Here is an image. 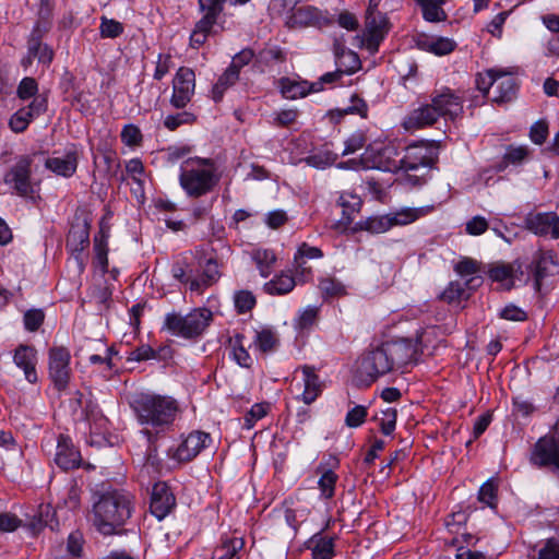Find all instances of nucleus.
<instances>
[{
  "instance_id": "50",
  "label": "nucleus",
  "mask_w": 559,
  "mask_h": 559,
  "mask_svg": "<svg viewBox=\"0 0 559 559\" xmlns=\"http://www.w3.org/2000/svg\"><path fill=\"white\" fill-rule=\"evenodd\" d=\"M226 0H199V7L201 12H203L204 17L212 19L217 21L219 14L224 10V3Z\"/></svg>"
},
{
  "instance_id": "60",
  "label": "nucleus",
  "mask_w": 559,
  "mask_h": 559,
  "mask_svg": "<svg viewBox=\"0 0 559 559\" xmlns=\"http://www.w3.org/2000/svg\"><path fill=\"white\" fill-rule=\"evenodd\" d=\"M37 90H38V86H37V82L35 81V79L24 78L17 86V96L24 100L29 99V98L34 99L35 97L38 96V95H36Z\"/></svg>"
},
{
  "instance_id": "20",
  "label": "nucleus",
  "mask_w": 559,
  "mask_h": 559,
  "mask_svg": "<svg viewBox=\"0 0 559 559\" xmlns=\"http://www.w3.org/2000/svg\"><path fill=\"white\" fill-rule=\"evenodd\" d=\"M439 119L438 111L432 102L420 105L413 109L403 120V127L406 130H417L432 126Z\"/></svg>"
},
{
  "instance_id": "28",
  "label": "nucleus",
  "mask_w": 559,
  "mask_h": 559,
  "mask_svg": "<svg viewBox=\"0 0 559 559\" xmlns=\"http://www.w3.org/2000/svg\"><path fill=\"white\" fill-rule=\"evenodd\" d=\"M221 276L218 271L217 261L209 259L203 266V272L200 278H193L190 282L191 292H202L205 287L213 285Z\"/></svg>"
},
{
  "instance_id": "18",
  "label": "nucleus",
  "mask_w": 559,
  "mask_h": 559,
  "mask_svg": "<svg viewBox=\"0 0 559 559\" xmlns=\"http://www.w3.org/2000/svg\"><path fill=\"white\" fill-rule=\"evenodd\" d=\"M555 267L556 261L551 252L538 251L533 255L528 269L532 274L536 292L542 290L544 281L552 274V270Z\"/></svg>"
},
{
  "instance_id": "17",
  "label": "nucleus",
  "mask_w": 559,
  "mask_h": 559,
  "mask_svg": "<svg viewBox=\"0 0 559 559\" xmlns=\"http://www.w3.org/2000/svg\"><path fill=\"white\" fill-rule=\"evenodd\" d=\"M176 499L165 483H156L152 489L150 510L159 521L175 507Z\"/></svg>"
},
{
  "instance_id": "63",
  "label": "nucleus",
  "mask_w": 559,
  "mask_h": 559,
  "mask_svg": "<svg viewBox=\"0 0 559 559\" xmlns=\"http://www.w3.org/2000/svg\"><path fill=\"white\" fill-rule=\"evenodd\" d=\"M380 429L382 433L389 436L391 435L396 425V409L393 407H389L382 411V416L379 418Z\"/></svg>"
},
{
  "instance_id": "7",
  "label": "nucleus",
  "mask_w": 559,
  "mask_h": 559,
  "mask_svg": "<svg viewBox=\"0 0 559 559\" xmlns=\"http://www.w3.org/2000/svg\"><path fill=\"white\" fill-rule=\"evenodd\" d=\"M71 353L66 346L48 349V376L58 392L67 390L71 374Z\"/></svg>"
},
{
  "instance_id": "53",
  "label": "nucleus",
  "mask_w": 559,
  "mask_h": 559,
  "mask_svg": "<svg viewBox=\"0 0 559 559\" xmlns=\"http://www.w3.org/2000/svg\"><path fill=\"white\" fill-rule=\"evenodd\" d=\"M269 411V404L266 403H257L252 405L250 411L243 417V427L246 429L253 428L254 424L263 418Z\"/></svg>"
},
{
  "instance_id": "35",
  "label": "nucleus",
  "mask_w": 559,
  "mask_h": 559,
  "mask_svg": "<svg viewBox=\"0 0 559 559\" xmlns=\"http://www.w3.org/2000/svg\"><path fill=\"white\" fill-rule=\"evenodd\" d=\"M423 10V16L428 22H441L447 19L442 9L445 0H417Z\"/></svg>"
},
{
  "instance_id": "6",
  "label": "nucleus",
  "mask_w": 559,
  "mask_h": 559,
  "mask_svg": "<svg viewBox=\"0 0 559 559\" xmlns=\"http://www.w3.org/2000/svg\"><path fill=\"white\" fill-rule=\"evenodd\" d=\"M32 163L29 156H21L5 173L3 181L17 195L35 201L38 197L39 185L32 181Z\"/></svg>"
},
{
  "instance_id": "59",
  "label": "nucleus",
  "mask_w": 559,
  "mask_h": 559,
  "mask_svg": "<svg viewBox=\"0 0 559 559\" xmlns=\"http://www.w3.org/2000/svg\"><path fill=\"white\" fill-rule=\"evenodd\" d=\"M99 31L102 37L116 38L123 32V26L120 22L116 20L102 17Z\"/></svg>"
},
{
  "instance_id": "47",
  "label": "nucleus",
  "mask_w": 559,
  "mask_h": 559,
  "mask_svg": "<svg viewBox=\"0 0 559 559\" xmlns=\"http://www.w3.org/2000/svg\"><path fill=\"white\" fill-rule=\"evenodd\" d=\"M338 155L332 151L319 152L305 158L307 165L323 169L336 162Z\"/></svg>"
},
{
  "instance_id": "37",
  "label": "nucleus",
  "mask_w": 559,
  "mask_h": 559,
  "mask_svg": "<svg viewBox=\"0 0 559 559\" xmlns=\"http://www.w3.org/2000/svg\"><path fill=\"white\" fill-rule=\"evenodd\" d=\"M528 154L530 148L526 145H509L499 168L503 169L508 165H521L527 158Z\"/></svg>"
},
{
  "instance_id": "27",
  "label": "nucleus",
  "mask_w": 559,
  "mask_h": 559,
  "mask_svg": "<svg viewBox=\"0 0 559 559\" xmlns=\"http://www.w3.org/2000/svg\"><path fill=\"white\" fill-rule=\"evenodd\" d=\"M337 204L342 207L343 214L340 224L348 226L353 222L354 215L360 211L362 201L357 194L343 192L338 197Z\"/></svg>"
},
{
  "instance_id": "4",
  "label": "nucleus",
  "mask_w": 559,
  "mask_h": 559,
  "mask_svg": "<svg viewBox=\"0 0 559 559\" xmlns=\"http://www.w3.org/2000/svg\"><path fill=\"white\" fill-rule=\"evenodd\" d=\"M219 179L216 164L210 158H190L180 168L179 183L190 198H200L212 192Z\"/></svg>"
},
{
  "instance_id": "3",
  "label": "nucleus",
  "mask_w": 559,
  "mask_h": 559,
  "mask_svg": "<svg viewBox=\"0 0 559 559\" xmlns=\"http://www.w3.org/2000/svg\"><path fill=\"white\" fill-rule=\"evenodd\" d=\"M416 352V344L409 338L388 341L361 357L358 372L366 381L373 382L379 377L411 364Z\"/></svg>"
},
{
  "instance_id": "52",
  "label": "nucleus",
  "mask_w": 559,
  "mask_h": 559,
  "mask_svg": "<svg viewBox=\"0 0 559 559\" xmlns=\"http://www.w3.org/2000/svg\"><path fill=\"white\" fill-rule=\"evenodd\" d=\"M333 539L320 537L312 547V559H331L333 556Z\"/></svg>"
},
{
  "instance_id": "34",
  "label": "nucleus",
  "mask_w": 559,
  "mask_h": 559,
  "mask_svg": "<svg viewBox=\"0 0 559 559\" xmlns=\"http://www.w3.org/2000/svg\"><path fill=\"white\" fill-rule=\"evenodd\" d=\"M217 21L202 16L195 24L194 29L190 36V45L193 48L201 47L212 33L214 25Z\"/></svg>"
},
{
  "instance_id": "44",
  "label": "nucleus",
  "mask_w": 559,
  "mask_h": 559,
  "mask_svg": "<svg viewBox=\"0 0 559 559\" xmlns=\"http://www.w3.org/2000/svg\"><path fill=\"white\" fill-rule=\"evenodd\" d=\"M335 114L337 116L344 117L345 115H359L361 118H367L368 115V105L366 102L360 98L357 94L352 95L350 105L344 109H337L335 111H331V116L333 117Z\"/></svg>"
},
{
  "instance_id": "42",
  "label": "nucleus",
  "mask_w": 559,
  "mask_h": 559,
  "mask_svg": "<svg viewBox=\"0 0 559 559\" xmlns=\"http://www.w3.org/2000/svg\"><path fill=\"white\" fill-rule=\"evenodd\" d=\"M425 47L428 51L437 56H444L455 49L456 43L448 37H437L426 40Z\"/></svg>"
},
{
  "instance_id": "22",
  "label": "nucleus",
  "mask_w": 559,
  "mask_h": 559,
  "mask_svg": "<svg viewBox=\"0 0 559 559\" xmlns=\"http://www.w3.org/2000/svg\"><path fill=\"white\" fill-rule=\"evenodd\" d=\"M495 85V96L491 98L493 103H509L515 97L518 84L512 72L499 69Z\"/></svg>"
},
{
  "instance_id": "56",
  "label": "nucleus",
  "mask_w": 559,
  "mask_h": 559,
  "mask_svg": "<svg viewBox=\"0 0 559 559\" xmlns=\"http://www.w3.org/2000/svg\"><path fill=\"white\" fill-rule=\"evenodd\" d=\"M367 138L364 131L357 130L352 133L345 141V148L342 152V155L354 154L358 150L362 148L366 144Z\"/></svg>"
},
{
  "instance_id": "8",
  "label": "nucleus",
  "mask_w": 559,
  "mask_h": 559,
  "mask_svg": "<svg viewBox=\"0 0 559 559\" xmlns=\"http://www.w3.org/2000/svg\"><path fill=\"white\" fill-rule=\"evenodd\" d=\"M438 158V148L427 142L408 145L400 158V167L405 171L418 170L420 167L430 168Z\"/></svg>"
},
{
  "instance_id": "61",
  "label": "nucleus",
  "mask_w": 559,
  "mask_h": 559,
  "mask_svg": "<svg viewBox=\"0 0 559 559\" xmlns=\"http://www.w3.org/2000/svg\"><path fill=\"white\" fill-rule=\"evenodd\" d=\"M45 319L40 309H31L24 313V326L27 331L34 332L39 329Z\"/></svg>"
},
{
  "instance_id": "33",
  "label": "nucleus",
  "mask_w": 559,
  "mask_h": 559,
  "mask_svg": "<svg viewBox=\"0 0 559 559\" xmlns=\"http://www.w3.org/2000/svg\"><path fill=\"white\" fill-rule=\"evenodd\" d=\"M392 228L389 214L371 216L356 223L354 230H366L371 234H381Z\"/></svg>"
},
{
  "instance_id": "10",
  "label": "nucleus",
  "mask_w": 559,
  "mask_h": 559,
  "mask_svg": "<svg viewBox=\"0 0 559 559\" xmlns=\"http://www.w3.org/2000/svg\"><path fill=\"white\" fill-rule=\"evenodd\" d=\"M195 90V74L193 70L181 67L173 80V95L170 104L177 109H185L191 102Z\"/></svg>"
},
{
  "instance_id": "31",
  "label": "nucleus",
  "mask_w": 559,
  "mask_h": 559,
  "mask_svg": "<svg viewBox=\"0 0 559 559\" xmlns=\"http://www.w3.org/2000/svg\"><path fill=\"white\" fill-rule=\"evenodd\" d=\"M520 270V262L515 261L512 264H499L495 265L489 271V276L492 281L496 282H507L509 281L511 285L514 283L522 282L527 283V278L519 277L516 272Z\"/></svg>"
},
{
  "instance_id": "2",
  "label": "nucleus",
  "mask_w": 559,
  "mask_h": 559,
  "mask_svg": "<svg viewBox=\"0 0 559 559\" xmlns=\"http://www.w3.org/2000/svg\"><path fill=\"white\" fill-rule=\"evenodd\" d=\"M134 511V497L121 489L97 491L93 496L91 521L95 530L104 535L121 534Z\"/></svg>"
},
{
  "instance_id": "29",
  "label": "nucleus",
  "mask_w": 559,
  "mask_h": 559,
  "mask_svg": "<svg viewBox=\"0 0 559 559\" xmlns=\"http://www.w3.org/2000/svg\"><path fill=\"white\" fill-rule=\"evenodd\" d=\"M432 210V206L423 207H404L400 211L389 213L391 225L404 226L408 225L418 218L427 215Z\"/></svg>"
},
{
  "instance_id": "9",
  "label": "nucleus",
  "mask_w": 559,
  "mask_h": 559,
  "mask_svg": "<svg viewBox=\"0 0 559 559\" xmlns=\"http://www.w3.org/2000/svg\"><path fill=\"white\" fill-rule=\"evenodd\" d=\"M390 29L388 17L377 10H367L362 44L370 53H376Z\"/></svg>"
},
{
  "instance_id": "26",
  "label": "nucleus",
  "mask_w": 559,
  "mask_h": 559,
  "mask_svg": "<svg viewBox=\"0 0 559 559\" xmlns=\"http://www.w3.org/2000/svg\"><path fill=\"white\" fill-rule=\"evenodd\" d=\"M45 165L59 176L71 177L76 170L78 158L75 153H68L62 157H49Z\"/></svg>"
},
{
  "instance_id": "40",
  "label": "nucleus",
  "mask_w": 559,
  "mask_h": 559,
  "mask_svg": "<svg viewBox=\"0 0 559 559\" xmlns=\"http://www.w3.org/2000/svg\"><path fill=\"white\" fill-rule=\"evenodd\" d=\"M107 238H108V234H106L103 228H100L99 235L95 236V238H94V250H95L96 261L104 273L107 272V267H108Z\"/></svg>"
},
{
  "instance_id": "25",
  "label": "nucleus",
  "mask_w": 559,
  "mask_h": 559,
  "mask_svg": "<svg viewBox=\"0 0 559 559\" xmlns=\"http://www.w3.org/2000/svg\"><path fill=\"white\" fill-rule=\"evenodd\" d=\"M90 227L86 222L73 225L67 237V248L80 254L90 243Z\"/></svg>"
},
{
  "instance_id": "51",
  "label": "nucleus",
  "mask_w": 559,
  "mask_h": 559,
  "mask_svg": "<svg viewBox=\"0 0 559 559\" xmlns=\"http://www.w3.org/2000/svg\"><path fill=\"white\" fill-rule=\"evenodd\" d=\"M474 278L469 280L465 284H462L460 282H451L448 287L442 293V299L448 302H453L456 300H461L465 294H466V285L469 283H473Z\"/></svg>"
},
{
  "instance_id": "58",
  "label": "nucleus",
  "mask_w": 559,
  "mask_h": 559,
  "mask_svg": "<svg viewBox=\"0 0 559 559\" xmlns=\"http://www.w3.org/2000/svg\"><path fill=\"white\" fill-rule=\"evenodd\" d=\"M367 415L368 412L366 406L355 405L347 412L345 417V424L347 427L357 428L365 423Z\"/></svg>"
},
{
  "instance_id": "1",
  "label": "nucleus",
  "mask_w": 559,
  "mask_h": 559,
  "mask_svg": "<svg viewBox=\"0 0 559 559\" xmlns=\"http://www.w3.org/2000/svg\"><path fill=\"white\" fill-rule=\"evenodd\" d=\"M130 407L150 443L171 428L180 412L176 399L154 393L134 395Z\"/></svg>"
},
{
  "instance_id": "15",
  "label": "nucleus",
  "mask_w": 559,
  "mask_h": 559,
  "mask_svg": "<svg viewBox=\"0 0 559 559\" xmlns=\"http://www.w3.org/2000/svg\"><path fill=\"white\" fill-rule=\"evenodd\" d=\"M431 102L438 111L439 118L455 120L463 112L462 98L449 88L433 95Z\"/></svg>"
},
{
  "instance_id": "62",
  "label": "nucleus",
  "mask_w": 559,
  "mask_h": 559,
  "mask_svg": "<svg viewBox=\"0 0 559 559\" xmlns=\"http://www.w3.org/2000/svg\"><path fill=\"white\" fill-rule=\"evenodd\" d=\"M297 117L296 109H283L272 115V123L277 127H288L297 120Z\"/></svg>"
},
{
  "instance_id": "64",
  "label": "nucleus",
  "mask_w": 559,
  "mask_h": 559,
  "mask_svg": "<svg viewBox=\"0 0 559 559\" xmlns=\"http://www.w3.org/2000/svg\"><path fill=\"white\" fill-rule=\"evenodd\" d=\"M489 227L487 219L484 216L476 215L465 224V230L468 235L479 236L483 235Z\"/></svg>"
},
{
  "instance_id": "11",
  "label": "nucleus",
  "mask_w": 559,
  "mask_h": 559,
  "mask_svg": "<svg viewBox=\"0 0 559 559\" xmlns=\"http://www.w3.org/2000/svg\"><path fill=\"white\" fill-rule=\"evenodd\" d=\"M396 156V148L392 145L369 146L362 154V160L365 162L366 169L394 171L401 169L400 159Z\"/></svg>"
},
{
  "instance_id": "54",
  "label": "nucleus",
  "mask_w": 559,
  "mask_h": 559,
  "mask_svg": "<svg viewBox=\"0 0 559 559\" xmlns=\"http://www.w3.org/2000/svg\"><path fill=\"white\" fill-rule=\"evenodd\" d=\"M478 500L490 508L497 503V486L492 479L481 485L478 491Z\"/></svg>"
},
{
  "instance_id": "12",
  "label": "nucleus",
  "mask_w": 559,
  "mask_h": 559,
  "mask_svg": "<svg viewBox=\"0 0 559 559\" xmlns=\"http://www.w3.org/2000/svg\"><path fill=\"white\" fill-rule=\"evenodd\" d=\"M211 436L204 431L190 432L176 449L169 450L171 459L179 463H186L193 460L203 449L211 443Z\"/></svg>"
},
{
  "instance_id": "48",
  "label": "nucleus",
  "mask_w": 559,
  "mask_h": 559,
  "mask_svg": "<svg viewBox=\"0 0 559 559\" xmlns=\"http://www.w3.org/2000/svg\"><path fill=\"white\" fill-rule=\"evenodd\" d=\"M499 69H488L485 72H480L476 75L475 84L478 91L486 96L489 93L490 87L497 83Z\"/></svg>"
},
{
  "instance_id": "38",
  "label": "nucleus",
  "mask_w": 559,
  "mask_h": 559,
  "mask_svg": "<svg viewBox=\"0 0 559 559\" xmlns=\"http://www.w3.org/2000/svg\"><path fill=\"white\" fill-rule=\"evenodd\" d=\"M319 288L323 296L329 298L342 297L347 294L346 286L333 276L321 278Z\"/></svg>"
},
{
  "instance_id": "41",
  "label": "nucleus",
  "mask_w": 559,
  "mask_h": 559,
  "mask_svg": "<svg viewBox=\"0 0 559 559\" xmlns=\"http://www.w3.org/2000/svg\"><path fill=\"white\" fill-rule=\"evenodd\" d=\"M243 335L236 334L233 338H230L229 343L231 346V353L234 359L241 366V367H250L251 365V357L243 346Z\"/></svg>"
},
{
  "instance_id": "55",
  "label": "nucleus",
  "mask_w": 559,
  "mask_h": 559,
  "mask_svg": "<svg viewBox=\"0 0 559 559\" xmlns=\"http://www.w3.org/2000/svg\"><path fill=\"white\" fill-rule=\"evenodd\" d=\"M254 260L259 265L261 275L266 277L270 274V267L276 261V255L272 250H258L254 253Z\"/></svg>"
},
{
  "instance_id": "23",
  "label": "nucleus",
  "mask_w": 559,
  "mask_h": 559,
  "mask_svg": "<svg viewBox=\"0 0 559 559\" xmlns=\"http://www.w3.org/2000/svg\"><path fill=\"white\" fill-rule=\"evenodd\" d=\"M300 370L302 373L304 391L299 399L307 405L313 403L322 392V382L316 373L314 368L311 366H302L296 371Z\"/></svg>"
},
{
  "instance_id": "13",
  "label": "nucleus",
  "mask_w": 559,
  "mask_h": 559,
  "mask_svg": "<svg viewBox=\"0 0 559 559\" xmlns=\"http://www.w3.org/2000/svg\"><path fill=\"white\" fill-rule=\"evenodd\" d=\"M531 462L538 466H552L559 471V436L543 437L534 444Z\"/></svg>"
},
{
  "instance_id": "30",
  "label": "nucleus",
  "mask_w": 559,
  "mask_h": 559,
  "mask_svg": "<svg viewBox=\"0 0 559 559\" xmlns=\"http://www.w3.org/2000/svg\"><path fill=\"white\" fill-rule=\"evenodd\" d=\"M554 213H528L524 219L525 227L538 236H547L550 233Z\"/></svg>"
},
{
  "instance_id": "36",
  "label": "nucleus",
  "mask_w": 559,
  "mask_h": 559,
  "mask_svg": "<svg viewBox=\"0 0 559 559\" xmlns=\"http://www.w3.org/2000/svg\"><path fill=\"white\" fill-rule=\"evenodd\" d=\"M235 67H228L218 78L212 88V98L214 102H221L227 88L233 86L239 79V74L234 70Z\"/></svg>"
},
{
  "instance_id": "32",
  "label": "nucleus",
  "mask_w": 559,
  "mask_h": 559,
  "mask_svg": "<svg viewBox=\"0 0 559 559\" xmlns=\"http://www.w3.org/2000/svg\"><path fill=\"white\" fill-rule=\"evenodd\" d=\"M296 285L295 277L289 273H281L264 284V290L269 295H286Z\"/></svg>"
},
{
  "instance_id": "21",
  "label": "nucleus",
  "mask_w": 559,
  "mask_h": 559,
  "mask_svg": "<svg viewBox=\"0 0 559 559\" xmlns=\"http://www.w3.org/2000/svg\"><path fill=\"white\" fill-rule=\"evenodd\" d=\"M282 95L287 99H297L310 93L320 92V83H310L290 78H282L278 82Z\"/></svg>"
},
{
  "instance_id": "49",
  "label": "nucleus",
  "mask_w": 559,
  "mask_h": 559,
  "mask_svg": "<svg viewBox=\"0 0 559 559\" xmlns=\"http://www.w3.org/2000/svg\"><path fill=\"white\" fill-rule=\"evenodd\" d=\"M254 344L261 352L266 353L275 348L277 338L272 330L264 329L255 332Z\"/></svg>"
},
{
  "instance_id": "39",
  "label": "nucleus",
  "mask_w": 559,
  "mask_h": 559,
  "mask_svg": "<svg viewBox=\"0 0 559 559\" xmlns=\"http://www.w3.org/2000/svg\"><path fill=\"white\" fill-rule=\"evenodd\" d=\"M243 547V540L238 537L226 539L222 546L215 550L216 559H239L238 552Z\"/></svg>"
},
{
  "instance_id": "45",
  "label": "nucleus",
  "mask_w": 559,
  "mask_h": 559,
  "mask_svg": "<svg viewBox=\"0 0 559 559\" xmlns=\"http://www.w3.org/2000/svg\"><path fill=\"white\" fill-rule=\"evenodd\" d=\"M197 120V116L189 110H182L177 114L167 115L164 119V126L169 131H175L183 124H192Z\"/></svg>"
},
{
  "instance_id": "57",
  "label": "nucleus",
  "mask_w": 559,
  "mask_h": 559,
  "mask_svg": "<svg viewBox=\"0 0 559 559\" xmlns=\"http://www.w3.org/2000/svg\"><path fill=\"white\" fill-rule=\"evenodd\" d=\"M235 307L239 313L250 311L255 305V297L249 290H239L234 296Z\"/></svg>"
},
{
  "instance_id": "14",
  "label": "nucleus",
  "mask_w": 559,
  "mask_h": 559,
  "mask_svg": "<svg viewBox=\"0 0 559 559\" xmlns=\"http://www.w3.org/2000/svg\"><path fill=\"white\" fill-rule=\"evenodd\" d=\"M47 110V99L45 96H37L23 108H20L9 121L11 130L15 133L27 129L29 122Z\"/></svg>"
},
{
  "instance_id": "19",
  "label": "nucleus",
  "mask_w": 559,
  "mask_h": 559,
  "mask_svg": "<svg viewBox=\"0 0 559 559\" xmlns=\"http://www.w3.org/2000/svg\"><path fill=\"white\" fill-rule=\"evenodd\" d=\"M55 463L63 471L73 469L81 464V454L71 439L60 435L57 442Z\"/></svg>"
},
{
  "instance_id": "43",
  "label": "nucleus",
  "mask_w": 559,
  "mask_h": 559,
  "mask_svg": "<svg viewBox=\"0 0 559 559\" xmlns=\"http://www.w3.org/2000/svg\"><path fill=\"white\" fill-rule=\"evenodd\" d=\"M337 64L343 73L352 74L360 68V60L356 52L343 49L341 53L336 52Z\"/></svg>"
},
{
  "instance_id": "46",
  "label": "nucleus",
  "mask_w": 559,
  "mask_h": 559,
  "mask_svg": "<svg viewBox=\"0 0 559 559\" xmlns=\"http://www.w3.org/2000/svg\"><path fill=\"white\" fill-rule=\"evenodd\" d=\"M338 476L332 469H324L318 481L321 496L324 499H331L335 492V485Z\"/></svg>"
},
{
  "instance_id": "5",
  "label": "nucleus",
  "mask_w": 559,
  "mask_h": 559,
  "mask_svg": "<svg viewBox=\"0 0 559 559\" xmlns=\"http://www.w3.org/2000/svg\"><path fill=\"white\" fill-rule=\"evenodd\" d=\"M213 319V312L205 307L194 308L187 314L173 311L165 316L162 329L173 336L198 340L210 328Z\"/></svg>"
},
{
  "instance_id": "16",
  "label": "nucleus",
  "mask_w": 559,
  "mask_h": 559,
  "mask_svg": "<svg viewBox=\"0 0 559 559\" xmlns=\"http://www.w3.org/2000/svg\"><path fill=\"white\" fill-rule=\"evenodd\" d=\"M41 37L43 31L37 24L27 40V56L22 61L24 67L29 66L35 58L44 64H49L52 61L53 52L48 45L41 43Z\"/></svg>"
},
{
  "instance_id": "24",
  "label": "nucleus",
  "mask_w": 559,
  "mask_h": 559,
  "mask_svg": "<svg viewBox=\"0 0 559 559\" xmlns=\"http://www.w3.org/2000/svg\"><path fill=\"white\" fill-rule=\"evenodd\" d=\"M14 364L23 369L25 379L29 383H36L38 381L36 372V350L32 346L20 345L15 349Z\"/></svg>"
}]
</instances>
